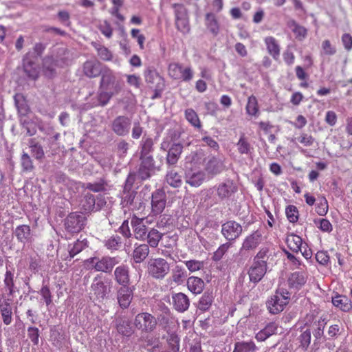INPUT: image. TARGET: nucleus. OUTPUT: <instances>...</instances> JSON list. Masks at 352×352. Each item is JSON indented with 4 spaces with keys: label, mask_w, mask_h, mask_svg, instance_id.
Segmentation results:
<instances>
[{
    "label": "nucleus",
    "mask_w": 352,
    "mask_h": 352,
    "mask_svg": "<svg viewBox=\"0 0 352 352\" xmlns=\"http://www.w3.org/2000/svg\"><path fill=\"white\" fill-rule=\"evenodd\" d=\"M54 54L47 57L43 60V72L45 75L52 78L56 74V68L68 65L72 61L69 51L64 47H58L54 50Z\"/></svg>",
    "instance_id": "nucleus-1"
},
{
    "label": "nucleus",
    "mask_w": 352,
    "mask_h": 352,
    "mask_svg": "<svg viewBox=\"0 0 352 352\" xmlns=\"http://www.w3.org/2000/svg\"><path fill=\"white\" fill-rule=\"evenodd\" d=\"M45 49V45L41 43H36L33 51L28 52L24 56L23 67L24 72L28 77L35 80L39 74V67L38 63V57L41 56Z\"/></svg>",
    "instance_id": "nucleus-2"
},
{
    "label": "nucleus",
    "mask_w": 352,
    "mask_h": 352,
    "mask_svg": "<svg viewBox=\"0 0 352 352\" xmlns=\"http://www.w3.org/2000/svg\"><path fill=\"white\" fill-rule=\"evenodd\" d=\"M112 285L110 279L101 274L95 276L91 285V294L94 295V300L103 302L108 299L112 293Z\"/></svg>",
    "instance_id": "nucleus-3"
},
{
    "label": "nucleus",
    "mask_w": 352,
    "mask_h": 352,
    "mask_svg": "<svg viewBox=\"0 0 352 352\" xmlns=\"http://www.w3.org/2000/svg\"><path fill=\"white\" fill-rule=\"evenodd\" d=\"M119 263L116 257L102 256L91 257L85 261L88 269L95 270L96 272L104 273L111 272L113 267Z\"/></svg>",
    "instance_id": "nucleus-4"
},
{
    "label": "nucleus",
    "mask_w": 352,
    "mask_h": 352,
    "mask_svg": "<svg viewBox=\"0 0 352 352\" xmlns=\"http://www.w3.org/2000/svg\"><path fill=\"white\" fill-rule=\"evenodd\" d=\"M168 263L162 258H150L147 263V272L153 278L163 279L169 272Z\"/></svg>",
    "instance_id": "nucleus-5"
},
{
    "label": "nucleus",
    "mask_w": 352,
    "mask_h": 352,
    "mask_svg": "<svg viewBox=\"0 0 352 352\" xmlns=\"http://www.w3.org/2000/svg\"><path fill=\"white\" fill-rule=\"evenodd\" d=\"M133 325L143 333H150L156 328L157 320L151 314L142 312L135 316Z\"/></svg>",
    "instance_id": "nucleus-6"
},
{
    "label": "nucleus",
    "mask_w": 352,
    "mask_h": 352,
    "mask_svg": "<svg viewBox=\"0 0 352 352\" xmlns=\"http://www.w3.org/2000/svg\"><path fill=\"white\" fill-rule=\"evenodd\" d=\"M86 217L82 213L72 212L65 219V228L69 232H78L85 226Z\"/></svg>",
    "instance_id": "nucleus-7"
},
{
    "label": "nucleus",
    "mask_w": 352,
    "mask_h": 352,
    "mask_svg": "<svg viewBox=\"0 0 352 352\" xmlns=\"http://www.w3.org/2000/svg\"><path fill=\"white\" fill-rule=\"evenodd\" d=\"M243 232L242 226L238 222L230 220L221 226V234L228 241H234L238 239Z\"/></svg>",
    "instance_id": "nucleus-8"
},
{
    "label": "nucleus",
    "mask_w": 352,
    "mask_h": 352,
    "mask_svg": "<svg viewBox=\"0 0 352 352\" xmlns=\"http://www.w3.org/2000/svg\"><path fill=\"white\" fill-rule=\"evenodd\" d=\"M131 126V120L127 116H117L111 122V128L118 136H126L129 134Z\"/></svg>",
    "instance_id": "nucleus-9"
},
{
    "label": "nucleus",
    "mask_w": 352,
    "mask_h": 352,
    "mask_svg": "<svg viewBox=\"0 0 352 352\" xmlns=\"http://www.w3.org/2000/svg\"><path fill=\"white\" fill-rule=\"evenodd\" d=\"M166 204V195L164 190L157 189L152 193L151 212L153 215L160 214Z\"/></svg>",
    "instance_id": "nucleus-10"
},
{
    "label": "nucleus",
    "mask_w": 352,
    "mask_h": 352,
    "mask_svg": "<svg viewBox=\"0 0 352 352\" xmlns=\"http://www.w3.org/2000/svg\"><path fill=\"white\" fill-rule=\"evenodd\" d=\"M140 164L138 170V177L142 180H146L151 177L156 170L153 157L140 158Z\"/></svg>",
    "instance_id": "nucleus-11"
},
{
    "label": "nucleus",
    "mask_w": 352,
    "mask_h": 352,
    "mask_svg": "<svg viewBox=\"0 0 352 352\" xmlns=\"http://www.w3.org/2000/svg\"><path fill=\"white\" fill-rule=\"evenodd\" d=\"M13 298L0 296V313L5 324L9 325L12 321Z\"/></svg>",
    "instance_id": "nucleus-12"
},
{
    "label": "nucleus",
    "mask_w": 352,
    "mask_h": 352,
    "mask_svg": "<svg viewBox=\"0 0 352 352\" xmlns=\"http://www.w3.org/2000/svg\"><path fill=\"white\" fill-rule=\"evenodd\" d=\"M133 287H120L116 292V298L119 306L123 309H127L133 298Z\"/></svg>",
    "instance_id": "nucleus-13"
},
{
    "label": "nucleus",
    "mask_w": 352,
    "mask_h": 352,
    "mask_svg": "<svg viewBox=\"0 0 352 352\" xmlns=\"http://www.w3.org/2000/svg\"><path fill=\"white\" fill-rule=\"evenodd\" d=\"M238 190L236 184L230 179L217 186V195L221 200L230 198Z\"/></svg>",
    "instance_id": "nucleus-14"
},
{
    "label": "nucleus",
    "mask_w": 352,
    "mask_h": 352,
    "mask_svg": "<svg viewBox=\"0 0 352 352\" xmlns=\"http://www.w3.org/2000/svg\"><path fill=\"white\" fill-rule=\"evenodd\" d=\"M263 241V235L261 231L256 230L247 236L242 243L240 252L249 251L256 249Z\"/></svg>",
    "instance_id": "nucleus-15"
},
{
    "label": "nucleus",
    "mask_w": 352,
    "mask_h": 352,
    "mask_svg": "<svg viewBox=\"0 0 352 352\" xmlns=\"http://www.w3.org/2000/svg\"><path fill=\"white\" fill-rule=\"evenodd\" d=\"M266 271V261L253 262L252 265L248 271L250 281L254 283L259 282L265 274Z\"/></svg>",
    "instance_id": "nucleus-16"
},
{
    "label": "nucleus",
    "mask_w": 352,
    "mask_h": 352,
    "mask_svg": "<svg viewBox=\"0 0 352 352\" xmlns=\"http://www.w3.org/2000/svg\"><path fill=\"white\" fill-rule=\"evenodd\" d=\"M96 91L90 94L87 98L93 106L105 105L113 94L107 89H96Z\"/></svg>",
    "instance_id": "nucleus-17"
},
{
    "label": "nucleus",
    "mask_w": 352,
    "mask_h": 352,
    "mask_svg": "<svg viewBox=\"0 0 352 352\" xmlns=\"http://www.w3.org/2000/svg\"><path fill=\"white\" fill-rule=\"evenodd\" d=\"M204 169L208 175L213 177L221 173L225 169V165L220 158L211 156L206 162Z\"/></svg>",
    "instance_id": "nucleus-18"
},
{
    "label": "nucleus",
    "mask_w": 352,
    "mask_h": 352,
    "mask_svg": "<svg viewBox=\"0 0 352 352\" xmlns=\"http://www.w3.org/2000/svg\"><path fill=\"white\" fill-rule=\"evenodd\" d=\"M114 280L120 287H127L130 283L129 267L126 265H121L114 270Z\"/></svg>",
    "instance_id": "nucleus-19"
},
{
    "label": "nucleus",
    "mask_w": 352,
    "mask_h": 352,
    "mask_svg": "<svg viewBox=\"0 0 352 352\" xmlns=\"http://www.w3.org/2000/svg\"><path fill=\"white\" fill-rule=\"evenodd\" d=\"M266 305L270 314H277L281 312L287 305L286 298L278 297L274 294L267 301Z\"/></svg>",
    "instance_id": "nucleus-20"
},
{
    "label": "nucleus",
    "mask_w": 352,
    "mask_h": 352,
    "mask_svg": "<svg viewBox=\"0 0 352 352\" xmlns=\"http://www.w3.org/2000/svg\"><path fill=\"white\" fill-rule=\"evenodd\" d=\"M307 276L304 272H295L292 273L287 279V283L290 288L298 290L307 282Z\"/></svg>",
    "instance_id": "nucleus-21"
},
{
    "label": "nucleus",
    "mask_w": 352,
    "mask_h": 352,
    "mask_svg": "<svg viewBox=\"0 0 352 352\" xmlns=\"http://www.w3.org/2000/svg\"><path fill=\"white\" fill-rule=\"evenodd\" d=\"M14 278V273L7 269L3 280L5 289L7 292H3L0 296H7L9 298H13L14 294L19 292V289L15 286Z\"/></svg>",
    "instance_id": "nucleus-22"
},
{
    "label": "nucleus",
    "mask_w": 352,
    "mask_h": 352,
    "mask_svg": "<svg viewBox=\"0 0 352 352\" xmlns=\"http://www.w3.org/2000/svg\"><path fill=\"white\" fill-rule=\"evenodd\" d=\"M131 223L133 228L135 237L139 240H144L147 234V230L146 226L144 223V219L134 216L131 219Z\"/></svg>",
    "instance_id": "nucleus-23"
},
{
    "label": "nucleus",
    "mask_w": 352,
    "mask_h": 352,
    "mask_svg": "<svg viewBox=\"0 0 352 352\" xmlns=\"http://www.w3.org/2000/svg\"><path fill=\"white\" fill-rule=\"evenodd\" d=\"M146 81L151 86L160 88L164 86V79L153 67H148L144 72Z\"/></svg>",
    "instance_id": "nucleus-24"
},
{
    "label": "nucleus",
    "mask_w": 352,
    "mask_h": 352,
    "mask_svg": "<svg viewBox=\"0 0 352 352\" xmlns=\"http://www.w3.org/2000/svg\"><path fill=\"white\" fill-rule=\"evenodd\" d=\"M172 300L174 308L179 312H184L189 307V298L183 293L173 294Z\"/></svg>",
    "instance_id": "nucleus-25"
},
{
    "label": "nucleus",
    "mask_w": 352,
    "mask_h": 352,
    "mask_svg": "<svg viewBox=\"0 0 352 352\" xmlns=\"http://www.w3.org/2000/svg\"><path fill=\"white\" fill-rule=\"evenodd\" d=\"M150 250L148 245L135 244L134 250L132 253V258L135 263L143 262L149 254Z\"/></svg>",
    "instance_id": "nucleus-26"
},
{
    "label": "nucleus",
    "mask_w": 352,
    "mask_h": 352,
    "mask_svg": "<svg viewBox=\"0 0 352 352\" xmlns=\"http://www.w3.org/2000/svg\"><path fill=\"white\" fill-rule=\"evenodd\" d=\"M206 179V173L202 170L188 171L186 174V182L193 187L201 186Z\"/></svg>",
    "instance_id": "nucleus-27"
},
{
    "label": "nucleus",
    "mask_w": 352,
    "mask_h": 352,
    "mask_svg": "<svg viewBox=\"0 0 352 352\" xmlns=\"http://www.w3.org/2000/svg\"><path fill=\"white\" fill-rule=\"evenodd\" d=\"M183 146L179 143H174L168 151L166 163L169 165H175L178 162L182 153Z\"/></svg>",
    "instance_id": "nucleus-28"
},
{
    "label": "nucleus",
    "mask_w": 352,
    "mask_h": 352,
    "mask_svg": "<svg viewBox=\"0 0 352 352\" xmlns=\"http://www.w3.org/2000/svg\"><path fill=\"white\" fill-rule=\"evenodd\" d=\"M187 276L186 271L184 267L179 265H176L171 272L170 276L167 279L168 283L172 285L175 283L176 285L182 284Z\"/></svg>",
    "instance_id": "nucleus-29"
},
{
    "label": "nucleus",
    "mask_w": 352,
    "mask_h": 352,
    "mask_svg": "<svg viewBox=\"0 0 352 352\" xmlns=\"http://www.w3.org/2000/svg\"><path fill=\"white\" fill-rule=\"evenodd\" d=\"M205 25L213 36H217L219 34L220 30L219 24L214 13L208 12L206 14Z\"/></svg>",
    "instance_id": "nucleus-30"
},
{
    "label": "nucleus",
    "mask_w": 352,
    "mask_h": 352,
    "mask_svg": "<svg viewBox=\"0 0 352 352\" xmlns=\"http://www.w3.org/2000/svg\"><path fill=\"white\" fill-rule=\"evenodd\" d=\"M140 158L153 157V141L151 138H143L140 144Z\"/></svg>",
    "instance_id": "nucleus-31"
},
{
    "label": "nucleus",
    "mask_w": 352,
    "mask_h": 352,
    "mask_svg": "<svg viewBox=\"0 0 352 352\" xmlns=\"http://www.w3.org/2000/svg\"><path fill=\"white\" fill-rule=\"evenodd\" d=\"M83 72L85 76L94 78L101 72L100 65L97 60H87L83 65Z\"/></svg>",
    "instance_id": "nucleus-32"
},
{
    "label": "nucleus",
    "mask_w": 352,
    "mask_h": 352,
    "mask_svg": "<svg viewBox=\"0 0 352 352\" xmlns=\"http://www.w3.org/2000/svg\"><path fill=\"white\" fill-rule=\"evenodd\" d=\"M188 289L194 294H201L205 287L204 280L197 276H190L187 279Z\"/></svg>",
    "instance_id": "nucleus-33"
},
{
    "label": "nucleus",
    "mask_w": 352,
    "mask_h": 352,
    "mask_svg": "<svg viewBox=\"0 0 352 352\" xmlns=\"http://www.w3.org/2000/svg\"><path fill=\"white\" fill-rule=\"evenodd\" d=\"M278 325L276 322L268 323L265 328L259 331L256 335L258 341H265L271 336L276 333Z\"/></svg>",
    "instance_id": "nucleus-34"
},
{
    "label": "nucleus",
    "mask_w": 352,
    "mask_h": 352,
    "mask_svg": "<svg viewBox=\"0 0 352 352\" xmlns=\"http://www.w3.org/2000/svg\"><path fill=\"white\" fill-rule=\"evenodd\" d=\"M28 146L30 149L31 154L36 160H41L44 158L45 152L43 146L35 138L29 140Z\"/></svg>",
    "instance_id": "nucleus-35"
},
{
    "label": "nucleus",
    "mask_w": 352,
    "mask_h": 352,
    "mask_svg": "<svg viewBox=\"0 0 352 352\" xmlns=\"http://www.w3.org/2000/svg\"><path fill=\"white\" fill-rule=\"evenodd\" d=\"M268 53L277 59L280 55V46L276 39L272 36H267L264 40Z\"/></svg>",
    "instance_id": "nucleus-36"
},
{
    "label": "nucleus",
    "mask_w": 352,
    "mask_h": 352,
    "mask_svg": "<svg viewBox=\"0 0 352 352\" xmlns=\"http://www.w3.org/2000/svg\"><path fill=\"white\" fill-rule=\"evenodd\" d=\"M14 234L19 241L25 243L31 239V230L29 226L21 225L16 228Z\"/></svg>",
    "instance_id": "nucleus-37"
},
{
    "label": "nucleus",
    "mask_w": 352,
    "mask_h": 352,
    "mask_svg": "<svg viewBox=\"0 0 352 352\" xmlns=\"http://www.w3.org/2000/svg\"><path fill=\"white\" fill-rule=\"evenodd\" d=\"M332 303L343 311H348L352 308L351 300L345 296H337L333 298Z\"/></svg>",
    "instance_id": "nucleus-38"
},
{
    "label": "nucleus",
    "mask_w": 352,
    "mask_h": 352,
    "mask_svg": "<svg viewBox=\"0 0 352 352\" xmlns=\"http://www.w3.org/2000/svg\"><path fill=\"white\" fill-rule=\"evenodd\" d=\"M163 234L159 232L157 229L152 228L146 234V239H147V243L148 247L156 248L160 240L163 236Z\"/></svg>",
    "instance_id": "nucleus-39"
},
{
    "label": "nucleus",
    "mask_w": 352,
    "mask_h": 352,
    "mask_svg": "<svg viewBox=\"0 0 352 352\" xmlns=\"http://www.w3.org/2000/svg\"><path fill=\"white\" fill-rule=\"evenodd\" d=\"M237 151L241 155H249L251 154L252 146L248 142V138L243 134L241 135L239 141L236 144Z\"/></svg>",
    "instance_id": "nucleus-40"
},
{
    "label": "nucleus",
    "mask_w": 352,
    "mask_h": 352,
    "mask_svg": "<svg viewBox=\"0 0 352 352\" xmlns=\"http://www.w3.org/2000/svg\"><path fill=\"white\" fill-rule=\"evenodd\" d=\"M286 243L289 248L293 252H298L299 250H301L302 240L299 236L294 234L288 235L286 239Z\"/></svg>",
    "instance_id": "nucleus-41"
},
{
    "label": "nucleus",
    "mask_w": 352,
    "mask_h": 352,
    "mask_svg": "<svg viewBox=\"0 0 352 352\" xmlns=\"http://www.w3.org/2000/svg\"><path fill=\"white\" fill-rule=\"evenodd\" d=\"M116 329L119 333L124 336H130L134 332L131 322L128 320H120L116 325Z\"/></svg>",
    "instance_id": "nucleus-42"
},
{
    "label": "nucleus",
    "mask_w": 352,
    "mask_h": 352,
    "mask_svg": "<svg viewBox=\"0 0 352 352\" xmlns=\"http://www.w3.org/2000/svg\"><path fill=\"white\" fill-rule=\"evenodd\" d=\"M20 164L22 170L25 173H30L33 171L34 166L33 161L28 153L23 151L20 159Z\"/></svg>",
    "instance_id": "nucleus-43"
},
{
    "label": "nucleus",
    "mask_w": 352,
    "mask_h": 352,
    "mask_svg": "<svg viewBox=\"0 0 352 352\" xmlns=\"http://www.w3.org/2000/svg\"><path fill=\"white\" fill-rule=\"evenodd\" d=\"M288 25L292 32L295 34L296 38L300 41L304 39L307 36V30L304 27L298 25L295 21L289 22Z\"/></svg>",
    "instance_id": "nucleus-44"
},
{
    "label": "nucleus",
    "mask_w": 352,
    "mask_h": 352,
    "mask_svg": "<svg viewBox=\"0 0 352 352\" xmlns=\"http://www.w3.org/2000/svg\"><path fill=\"white\" fill-rule=\"evenodd\" d=\"M168 349L161 352H178L179 349V338L175 333L169 335L167 339Z\"/></svg>",
    "instance_id": "nucleus-45"
},
{
    "label": "nucleus",
    "mask_w": 352,
    "mask_h": 352,
    "mask_svg": "<svg viewBox=\"0 0 352 352\" xmlns=\"http://www.w3.org/2000/svg\"><path fill=\"white\" fill-rule=\"evenodd\" d=\"M87 246V241L83 240H77L72 245H69V255L70 259L74 258L77 254L80 252Z\"/></svg>",
    "instance_id": "nucleus-46"
},
{
    "label": "nucleus",
    "mask_w": 352,
    "mask_h": 352,
    "mask_svg": "<svg viewBox=\"0 0 352 352\" xmlns=\"http://www.w3.org/2000/svg\"><path fill=\"white\" fill-rule=\"evenodd\" d=\"M204 158V151L202 149H199L191 152L190 154L186 157V161L197 166L203 162Z\"/></svg>",
    "instance_id": "nucleus-47"
},
{
    "label": "nucleus",
    "mask_w": 352,
    "mask_h": 352,
    "mask_svg": "<svg viewBox=\"0 0 352 352\" xmlns=\"http://www.w3.org/2000/svg\"><path fill=\"white\" fill-rule=\"evenodd\" d=\"M255 344L253 342H238L234 344L233 352H254Z\"/></svg>",
    "instance_id": "nucleus-48"
},
{
    "label": "nucleus",
    "mask_w": 352,
    "mask_h": 352,
    "mask_svg": "<svg viewBox=\"0 0 352 352\" xmlns=\"http://www.w3.org/2000/svg\"><path fill=\"white\" fill-rule=\"evenodd\" d=\"M212 301V294L206 292L199 301L198 308L201 311H206L210 307Z\"/></svg>",
    "instance_id": "nucleus-49"
},
{
    "label": "nucleus",
    "mask_w": 352,
    "mask_h": 352,
    "mask_svg": "<svg viewBox=\"0 0 352 352\" xmlns=\"http://www.w3.org/2000/svg\"><path fill=\"white\" fill-rule=\"evenodd\" d=\"M185 118L195 128H201V124L197 113L192 109L185 111Z\"/></svg>",
    "instance_id": "nucleus-50"
},
{
    "label": "nucleus",
    "mask_w": 352,
    "mask_h": 352,
    "mask_svg": "<svg viewBox=\"0 0 352 352\" xmlns=\"http://www.w3.org/2000/svg\"><path fill=\"white\" fill-rule=\"evenodd\" d=\"M166 182L169 185L175 188L179 187L182 183L181 176L174 170H170L167 173Z\"/></svg>",
    "instance_id": "nucleus-51"
},
{
    "label": "nucleus",
    "mask_w": 352,
    "mask_h": 352,
    "mask_svg": "<svg viewBox=\"0 0 352 352\" xmlns=\"http://www.w3.org/2000/svg\"><path fill=\"white\" fill-rule=\"evenodd\" d=\"M311 330L307 329L304 331H302L300 335L298 338V340L300 343V346L306 350L310 344L311 342Z\"/></svg>",
    "instance_id": "nucleus-52"
},
{
    "label": "nucleus",
    "mask_w": 352,
    "mask_h": 352,
    "mask_svg": "<svg viewBox=\"0 0 352 352\" xmlns=\"http://www.w3.org/2000/svg\"><path fill=\"white\" fill-rule=\"evenodd\" d=\"M124 196L122 198V204L123 207H129L131 209H134L135 207L134 205V200L135 198L136 192L134 191L126 190L124 191Z\"/></svg>",
    "instance_id": "nucleus-53"
},
{
    "label": "nucleus",
    "mask_w": 352,
    "mask_h": 352,
    "mask_svg": "<svg viewBox=\"0 0 352 352\" xmlns=\"http://www.w3.org/2000/svg\"><path fill=\"white\" fill-rule=\"evenodd\" d=\"M92 45L97 50L98 55L101 59L104 60H110L112 58V54L107 47L96 43H93Z\"/></svg>",
    "instance_id": "nucleus-54"
},
{
    "label": "nucleus",
    "mask_w": 352,
    "mask_h": 352,
    "mask_svg": "<svg viewBox=\"0 0 352 352\" xmlns=\"http://www.w3.org/2000/svg\"><path fill=\"white\" fill-rule=\"evenodd\" d=\"M182 64L177 63H173L168 65V74L169 76L175 80L181 78L182 75L181 74Z\"/></svg>",
    "instance_id": "nucleus-55"
},
{
    "label": "nucleus",
    "mask_w": 352,
    "mask_h": 352,
    "mask_svg": "<svg viewBox=\"0 0 352 352\" xmlns=\"http://www.w3.org/2000/svg\"><path fill=\"white\" fill-rule=\"evenodd\" d=\"M230 247L231 243L230 242H227L221 245L219 248L214 252L212 260L214 261H220Z\"/></svg>",
    "instance_id": "nucleus-56"
},
{
    "label": "nucleus",
    "mask_w": 352,
    "mask_h": 352,
    "mask_svg": "<svg viewBox=\"0 0 352 352\" xmlns=\"http://www.w3.org/2000/svg\"><path fill=\"white\" fill-rule=\"evenodd\" d=\"M101 33L107 38H110L113 34V29L110 23L107 21H100L98 26Z\"/></svg>",
    "instance_id": "nucleus-57"
},
{
    "label": "nucleus",
    "mask_w": 352,
    "mask_h": 352,
    "mask_svg": "<svg viewBox=\"0 0 352 352\" xmlns=\"http://www.w3.org/2000/svg\"><path fill=\"white\" fill-rule=\"evenodd\" d=\"M285 213L288 220L291 223H295L298 219V210L297 208L293 205L288 206L285 209Z\"/></svg>",
    "instance_id": "nucleus-58"
},
{
    "label": "nucleus",
    "mask_w": 352,
    "mask_h": 352,
    "mask_svg": "<svg viewBox=\"0 0 352 352\" xmlns=\"http://www.w3.org/2000/svg\"><path fill=\"white\" fill-rule=\"evenodd\" d=\"M185 265L190 272H195L204 268V262L197 260H190L185 261Z\"/></svg>",
    "instance_id": "nucleus-59"
},
{
    "label": "nucleus",
    "mask_w": 352,
    "mask_h": 352,
    "mask_svg": "<svg viewBox=\"0 0 352 352\" xmlns=\"http://www.w3.org/2000/svg\"><path fill=\"white\" fill-rule=\"evenodd\" d=\"M246 111L249 115L255 116L258 111L257 101L255 97L250 96L246 105Z\"/></svg>",
    "instance_id": "nucleus-60"
},
{
    "label": "nucleus",
    "mask_w": 352,
    "mask_h": 352,
    "mask_svg": "<svg viewBox=\"0 0 352 352\" xmlns=\"http://www.w3.org/2000/svg\"><path fill=\"white\" fill-rule=\"evenodd\" d=\"M328 202L325 197H322L316 207V212L320 216L325 215L328 212Z\"/></svg>",
    "instance_id": "nucleus-61"
},
{
    "label": "nucleus",
    "mask_w": 352,
    "mask_h": 352,
    "mask_svg": "<svg viewBox=\"0 0 352 352\" xmlns=\"http://www.w3.org/2000/svg\"><path fill=\"white\" fill-rule=\"evenodd\" d=\"M326 324L325 318H322V317L318 321L317 327L314 329L313 334L315 339L320 340L324 333V328Z\"/></svg>",
    "instance_id": "nucleus-62"
},
{
    "label": "nucleus",
    "mask_w": 352,
    "mask_h": 352,
    "mask_svg": "<svg viewBox=\"0 0 352 352\" xmlns=\"http://www.w3.org/2000/svg\"><path fill=\"white\" fill-rule=\"evenodd\" d=\"M115 80L113 73L110 70L104 71L102 75L101 83L102 86H109Z\"/></svg>",
    "instance_id": "nucleus-63"
},
{
    "label": "nucleus",
    "mask_w": 352,
    "mask_h": 352,
    "mask_svg": "<svg viewBox=\"0 0 352 352\" xmlns=\"http://www.w3.org/2000/svg\"><path fill=\"white\" fill-rule=\"evenodd\" d=\"M175 21L176 27L180 32L183 33H187L189 32L190 28L188 25V22L186 16L183 18L177 19H175Z\"/></svg>",
    "instance_id": "nucleus-64"
}]
</instances>
